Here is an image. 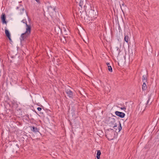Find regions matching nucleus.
Segmentation results:
<instances>
[{
	"label": "nucleus",
	"instance_id": "13",
	"mask_svg": "<svg viewBox=\"0 0 159 159\" xmlns=\"http://www.w3.org/2000/svg\"><path fill=\"white\" fill-rule=\"evenodd\" d=\"M147 87L145 82H144L142 86V89L143 91H145L147 88Z\"/></svg>",
	"mask_w": 159,
	"mask_h": 159
},
{
	"label": "nucleus",
	"instance_id": "15",
	"mask_svg": "<svg viewBox=\"0 0 159 159\" xmlns=\"http://www.w3.org/2000/svg\"><path fill=\"white\" fill-rule=\"evenodd\" d=\"M20 8V13L21 14L23 13L25 11L24 8L23 7H22V6H20V7H16V8L17 9H18L19 8Z\"/></svg>",
	"mask_w": 159,
	"mask_h": 159
},
{
	"label": "nucleus",
	"instance_id": "31",
	"mask_svg": "<svg viewBox=\"0 0 159 159\" xmlns=\"http://www.w3.org/2000/svg\"><path fill=\"white\" fill-rule=\"evenodd\" d=\"M11 112V114L12 113V111H10Z\"/></svg>",
	"mask_w": 159,
	"mask_h": 159
},
{
	"label": "nucleus",
	"instance_id": "27",
	"mask_svg": "<svg viewBox=\"0 0 159 159\" xmlns=\"http://www.w3.org/2000/svg\"><path fill=\"white\" fill-rule=\"evenodd\" d=\"M16 146L17 147V148H19V145L17 144H16Z\"/></svg>",
	"mask_w": 159,
	"mask_h": 159
},
{
	"label": "nucleus",
	"instance_id": "20",
	"mask_svg": "<svg viewBox=\"0 0 159 159\" xmlns=\"http://www.w3.org/2000/svg\"><path fill=\"white\" fill-rule=\"evenodd\" d=\"M118 26L119 30V31L120 32V30H121V29L120 25L118 22Z\"/></svg>",
	"mask_w": 159,
	"mask_h": 159
},
{
	"label": "nucleus",
	"instance_id": "11",
	"mask_svg": "<svg viewBox=\"0 0 159 159\" xmlns=\"http://www.w3.org/2000/svg\"><path fill=\"white\" fill-rule=\"evenodd\" d=\"M86 1V0H80L79 3V5L80 7L82 8V7L84 6V7H85V2Z\"/></svg>",
	"mask_w": 159,
	"mask_h": 159
},
{
	"label": "nucleus",
	"instance_id": "9",
	"mask_svg": "<svg viewBox=\"0 0 159 159\" xmlns=\"http://www.w3.org/2000/svg\"><path fill=\"white\" fill-rule=\"evenodd\" d=\"M30 128L31 130L34 132V133H36L37 132H39V129L34 126H30Z\"/></svg>",
	"mask_w": 159,
	"mask_h": 159
},
{
	"label": "nucleus",
	"instance_id": "6",
	"mask_svg": "<svg viewBox=\"0 0 159 159\" xmlns=\"http://www.w3.org/2000/svg\"><path fill=\"white\" fill-rule=\"evenodd\" d=\"M66 93L68 96L70 98H72L73 96V92L69 89H66Z\"/></svg>",
	"mask_w": 159,
	"mask_h": 159
},
{
	"label": "nucleus",
	"instance_id": "21",
	"mask_svg": "<svg viewBox=\"0 0 159 159\" xmlns=\"http://www.w3.org/2000/svg\"><path fill=\"white\" fill-rule=\"evenodd\" d=\"M37 109L39 111H41L42 110V108L40 107H38Z\"/></svg>",
	"mask_w": 159,
	"mask_h": 159
},
{
	"label": "nucleus",
	"instance_id": "22",
	"mask_svg": "<svg viewBox=\"0 0 159 159\" xmlns=\"http://www.w3.org/2000/svg\"><path fill=\"white\" fill-rule=\"evenodd\" d=\"M39 4H40V2L39 0H35Z\"/></svg>",
	"mask_w": 159,
	"mask_h": 159
},
{
	"label": "nucleus",
	"instance_id": "25",
	"mask_svg": "<svg viewBox=\"0 0 159 159\" xmlns=\"http://www.w3.org/2000/svg\"><path fill=\"white\" fill-rule=\"evenodd\" d=\"M149 102V98L148 99V100H147V102L146 103V104H147Z\"/></svg>",
	"mask_w": 159,
	"mask_h": 159
},
{
	"label": "nucleus",
	"instance_id": "29",
	"mask_svg": "<svg viewBox=\"0 0 159 159\" xmlns=\"http://www.w3.org/2000/svg\"><path fill=\"white\" fill-rule=\"evenodd\" d=\"M68 38L67 37L66 38H65V41H66L67 40Z\"/></svg>",
	"mask_w": 159,
	"mask_h": 159
},
{
	"label": "nucleus",
	"instance_id": "3",
	"mask_svg": "<svg viewBox=\"0 0 159 159\" xmlns=\"http://www.w3.org/2000/svg\"><path fill=\"white\" fill-rule=\"evenodd\" d=\"M98 12L96 9H92V8L89 10V14L88 16L91 17L97 18L98 16Z\"/></svg>",
	"mask_w": 159,
	"mask_h": 159
},
{
	"label": "nucleus",
	"instance_id": "10",
	"mask_svg": "<svg viewBox=\"0 0 159 159\" xmlns=\"http://www.w3.org/2000/svg\"><path fill=\"white\" fill-rule=\"evenodd\" d=\"M5 32L6 36L10 40H11V34L9 30L7 29H6L5 30Z\"/></svg>",
	"mask_w": 159,
	"mask_h": 159
},
{
	"label": "nucleus",
	"instance_id": "33",
	"mask_svg": "<svg viewBox=\"0 0 159 159\" xmlns=\"http://www.w3.org/2000/svg\"><path fill=\"white\" fill-rule=\"evenodd\" d=\"M144 110V109H143V112Z\"/></svg>",
	"mask_w": 159,
	"mask_h": 159
},
{
	"label": "nucleus",
	"instance_id": "14",
	"mask_svg": "<svg viewBox=\"0 0 159 159\" xmlns=\"http://www.w3.org/2000/svg\"><path fill=\"white\" fill-rule=\"evenodd\" d=\"M101 154V153L100 150H98L97 151V159H99L100 158V156Z\"/></svg>",
	"mask_w": 159,
	"mask_h": 159
},
{
	"label": "nucleus",
	"instance_id": "4",
	"mask_svg": "<svg viewBox=\"0 0 159 159\" xmlns=\"http://www.w3.org/2000/svg\"><path fill=\"white\" fill-rule=\"evenodd\" d=\"M118 122L119 123V125L118 127V129H117V125L116 124H114V123H113V125H114L113 126V127L116 129L115 131L116 133L119 132L121 130L122 128L120 122L119 121Z\"/></svg>",
	"mask_w": 159,
	"mask_h": 159
},
{
	"label": "nucleus",
	"instance_id": "34",
	"mask_svg": "<svg viewBox=\"0 0 159 159\" xmlns=\"http://www.w3.org/2000/svg\"><path fill=\"white\" fill-rule=\"evenodd\" d=\"M117 50H119V48H118L117 47Z\"/></svg>",
	"mask_w": 159,
	"mask_h": 159
},
{
	"label": "nucleus",
	"instance_id": "12",
	"mask_svg": "<svg viewBox=\"0 0 159 159\" xmlns=\"http://www.w3.org/2000/svg\"><path fill=\"white\" fill-rule=\"evenodd\" d=\"M106 64L107 66L108 69L109 71L110 72H112V68L111 67V66L110 65V63L107 62V63Z\"/></svg>",
	"mask_w": 159,
	"mask_h": 159
},
{
	"label": "nucleus",
	"instance_id": "17",
	"mask_svg": "<svg viewBox=\"0 0 159 159\" xmlns=\"http://www.w3.org/2000/svg\"><path fill=\"white\" fill-rule=\"evenodd\" d=\"M22 22L24 23H25L26 25V28H27V26H29L31 27V25L30 23L29 24H27V21L26 20H22Z\"/></svg>",
	"mask_w": 159,
	"mask_h": 159
},
{
	"label": "nucleus",
	"instance_id": "8",
	"mask_svg": "<svg viewBox=\"0 0 159 159\" xmlns=\"http://www.w3.org/2000/svg\"><path fill=\"white\" fill-rule=\"evenodd\" d=\"M1 19L3 24H6L7 21L6 20V16L4 13H2L1 16Z\"/></svg>",
	"mask_w": 159,
	"mask_h": 159
},
{
	"label": "nucleus",
	"instance_id": "19",
	"mask_svg": "<svg viewBox=\"0 0 159 159\" xmlns=\"http://www.w3.org/2000/svg\"><path fill=\"white\" fill-rule=\"evenodd\" d=\"M139 109L141 111H142V107L143 106L144 108H145V106L144 105H142L139 104Z\"/></svg>",
	"mask_w": 159,
	"mask_h": 159
},
{
	"label": "nucleus",
	"instance_id": "26",
	"mask_svg": "<svg viewBox=\"0 0 159 159\" xmlns=\"http://www.w3.org/2000/svg\"><path fill=\"white\" fill-rule=\"evenodd\" d=\"M25 116H26L28 118V119H29V115H28V114L26 115H25Z\"/></svg>",
	"mask_w": 159,
	"mask_h": 159
},
{
	"label": "nucleus",
	"instance_id": "1",
	"mask_svg": "<svg viewBox=\"0 0 159 159\" xmlns=\"http://www.w3.org/2000/svg\"><path fill=\"white\" fill-rule=\"evenodd\" d=\"M26 30L25 32L21 34L20 38V40L21 42L27 39L30 34L31 28L29 26H27V28H26Z\"/></svg>",
	"mask_w": 159,
	"mask_h": 159
},
{
	"label": "nucleus",
	"instance_id": "18",
	"mask_svg": "<svg viewBox=\"0 0 159 159\" xmlns=\"http://www.w3.org/2000/svg\"><path fill=\"white\" fill-rule=\"evenodd\" d=\"M147 78L146 76H144V75H143V76L142 80L143 81V83L144 82H146L147 81Z\"/></svg>",
	"mask_w": 159,
	"mask_h": 159
},
{
	"label": "nucleus",
	"instance_id": "5",
	"mask_svg": "<svg viewBox=\"0 0 159 159\" xmlns=\"http://www.w3.org/2000/svg\"><path fill=\"white\" fill-rule=\"evenodd\" d=\"M55 30L57 34H61L62 33V29L59 25H57L55 27Z\"/></svg>",
	"mask_w": 159,
	"mask_h": 159
},
{
	"label": "nucleus",
	"instance_id": "28",
	"mask_svg": "<svg viewBox=\"0 0 159 159\" xmlns=\"http://www.w3.org/2000/svg\"><path fill=\"white\" fill-rule=\"evenodd\" d=\"M112 119L113 120V121L112 122L113 123L115 122V119L114 118H112Z\"/></svg>",
	"mask_w": 159,
	"mask_h": 159
},
{
	"label": "nucleus",
	"instance_id": "32",
	"mask_svg": "<svg viewBox=\"0 0 159 159\" xmlns=\"http://www.w3.org/2000/svg\"><path fill=\"white\" fill-rule=\"evenodd\" d=\"M124 5V3H123L122 4V5L123 6Z\"/></svg>",
	"mask_w": 159,
	"mask_h": 159
},
{
	"label": "nucleus",
	"instance_id": "7",
	"mask_svg": "<svg viewBox=\"0 0 159 159\" xmlns=\"http://www.w3.org/2000/svg\"><path fill=\"white\" fill-rule=\"evenodd\" d=\"M115 113L117 116L120 117L121 118H124L125 116V114L124 113L118 111H116Z\"/></svg>",
	"mask_w": 159,
	"mask_h": 159
},
{
	"label": "nucleus",
	"instance_id": "35",
	"mask_svg": "<svg viewBox=\"0 0 159 159\" xmlns=\"http://www.w3.org/2000/svg\"><path fill=\"white\" fill-rule=\"evenodd\" d=\"M54 11L55 10V8H54Z\"/></svg>",
	"mask_w": 159,
	"mask_h": 159
},
{
	"label": "nucleus",
	"instance_id": "2",
	"mask_svg": "<svg viewBox=\"0 0 159 159\" xmlns=\"http://www.w3.org/2000/svg\"><path fill=\"white\" fill-rule=\"evenodd\" d=\"M115 135L114 130L112 129H107L106 132V136L109 140H113Z\"/></svg>",
	"mask_w": 159,
	"mask_h": 159
},
{
	"label": "nucleus",
	"instance_id": "36",
	"mask_svg": "<svg viewBox=\"0 0 159 159\" xmlns=\"http://www.w3.org/2000/svg\"><path fill=\"white\" fill-rule=\"evenodd\" d=\"M41 114H43V113H41Z\"/></svg>",
	"mask_w": 159,
	"mask_h": 159
},
{
	"label": "nucleus",
	"instance_id": "24",
	"mask_svg": "<svg viewBox=\"0 0 159 159\" xmlns=\"http://www.w3.org/2000/svg\"><path fill=\"white\" fill-rule=\"evenodd\" d=\"M80 16H81V17L82 18H85V16H83V15L82 13L81 15H80Z\"/></svg>",
	"mask_w": 159,
	"mask_h": 159
},
{
	"label": "nucleus",
	"instance_id": "23",
	"mask_svg": "<svg viewBox=\"0 0 159 159\" xmlns=\"http://www.w3.org/2000/svg\"><path fill=\"white\" fill-rule=\"evenodd\" d=\"M120 109H121V110H126V107H121L120 108Z\"/></svg>",
	"mask_w": 159,
	"mask_h": 159
},
{
	"label": "nucleus",
	"instance_id": "16",
	"mask_svg": "<svg viewBox=\"0 0 159 159\" xmlns=\"http://www.w3.org/2000/svg\"><path fill=\"white\" fill-rule=\"evenodd\" d=\"M129 40L130 39L128 36L126 35L125 36L124 38V40L125 42L127 43H128Z\"/></svg>",
	"mask_w": 159,
	"mask_h": 159
},
{
	"label": "nucleus",
	"instance_id": "30",
	"mask_svg": "<svg viewBox=\"0 0 159 159\" xmlns=\"http://www.w3.org/2000/svg\"><path fill=\"white\" fill-rule=\"evenodd\" d=\"M86 13V11H85V12L83 11V12H82V13Z\"/></svg>",
	"mask_w": 159,
	"mask_h": 159
}]
</instances>
